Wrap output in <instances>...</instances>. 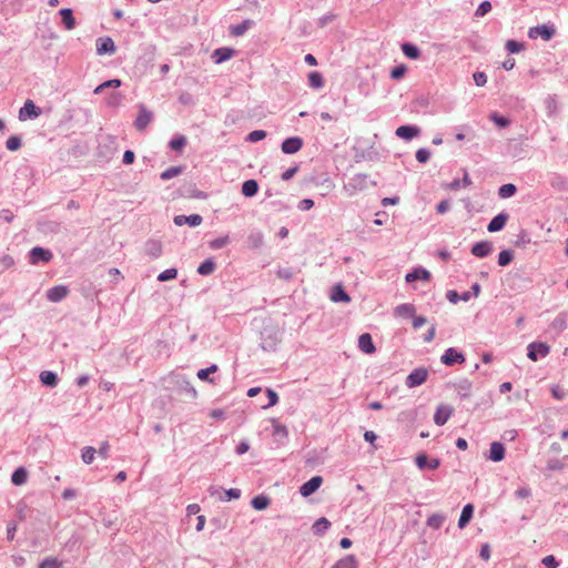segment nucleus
<instances>
[{
  "label": "nucleus",
  "mask_w": 568,
  "mask_h": 568,
  "mask_svg": "<svg viewBox=\"0 0 568 568\" xmlns=\"http://www.w3.org/2000/svg\"><path fill=\"white\" fill-rule=\"evenodd\" d=\"M473 514H474V506L471 504L465 505L463 510H462L459 520H458V527L460 529H463V528H465L467 526V524L473 518Z\"/></svg>",
  "instance_id": "19"
},
{
  "label": "nucleus",
  "mask_w": 568,
  "mask_h": 568,
  "mask_svg": "<svg viewBox=\"0 0 568 568\" xmlns=\"http://www.w3.org/2000/svg\"><path fill=\"white\" fill-rule=\"evenodd\" d=\"M53 254L45 248L40 246H36L30 252V263L38 264L39 262L48 263L52 260Z\"/></svg>",
  "instance_id": "5"
},
{
  "label": "nucleus",
  "mask_w": 568,
  "mask_h": 568,
  "mask_svg": "<svg viewBox=\"0 0 568 568\" xmlns=\"http://www.w3.org/2000/svg\"><path fill=\"white\" fill-rule=\"evenodd\" d=\"M358 347L365 354H373L376 351L372 336L368 333H364L358 337Z\"/></svg>",
  "instance_id": "14"
},
{
  "label": "nucleus",
  "mask_w": 568,
  "mask_h": 568,
  "mask_svg": "<svg viewBox=\"0 0 568 568\" xmlns=\"http://www.w3.org/2000/svg\"><path fill=\"white\" fill-rule=\"evenodd\" d=\"M248 27H250V22L248 21H244L241 24L232 27L231 32H232L233 36L239 37V36L244 34L246 32V30L248 29Z\"/></svg>",
  "instance_id": "49"
},
{
  "label": "nucleus",
  "mask_w": 568,
  "mask_h": 568,
  "mask_svg": "<svg viewBox=\"0 0 568 568\" xmlns=\"http://www.w3.org/2000/svg\"><path fill=\"white\" fill-rule=\"evenodd\" d=\"M518 498L525 499L531 496V490L528 487H520L515 491Z\"/></svg>",
  "instance_id": "59"
},
{
  "label": "nucleus",
  "mask_w": 568,
  "mask_h": 568,
  "mask_svg": "<svg viewBox=\"0 0 568 568\" xmlns=\"http://www.w3.org/2000/svg\"><path fill=\"white\" fill-rule=\"evenodd\" d=\"M406 71H407V69L404 64L398 65L390 71V77L394 80H398L405 75Z\"/></svg>",
  "instance_id": "53"
},
{
  "label": "nucleus",
  "mask_w": 568,
  "mask_h": 568,
  "mask_svg": "<svg viewBox=\"0 0 568 568\" xmlns=\"http://www.w3.org/2000/svg\"><path fill=\"white\" fill-rule=\"evenodd\" d=\"M453 414V409L449 406L440 405L437 407L434 415V422L436 425H444Z\"/></svg>",
  "instance_id": "11"
},
{
  "label": "nucleus",
  "mask_w": 568,
  "mask_h": 568,
  "mask_svg": "<svg viewBox=\"0 0 568 568\" xmlns=\"http://www.w3.org/2000/svg\"><path fill=\"white\" fill-rule=\"evenodd\" d=\"M146 252L152 258H156L162 253L161 243L158 241H150L146 244Z\"/></svg>",
  "instance_id": "30"
},
{
  "label": "nucleus",
  "mask_w": 568,
  "mask_h": 568,
  "mask_svg": "<svg viewBox=\"0 0 568 568\" xmlns=\"http://www.w3.org/2000/svg\"><path fill=\"white\" fill-rule=\"evenodd\" d=\"M445 521V517L440 514H433L427 518V526L433 529H438Z\"/></svg>",
  "instance_id": "32"
},
{
  "label": "nucleus",
  "mask_w": 568,
  "mask_h": 568,
  "mask_svg": "<svg viewBox=\"0 0 568 568\" xmlns=\"http://www.w3.org/2000/svg\"><path fill=\"white\" fill-rule=\"evenodd\" d=\"M258 191V184L255 180H247L242 185V193L246 197L254 196Z\"/></svg>",
  "instance_id": "23"
},
{
  "label": "nucleus",
  "mask_w": 568,
  "mask_h": 568,
  "mask_svg": "<svg viewBox=\"0 0 568 568\" xmlns=\"http://www.w3.org/2000/svg\"><path fill=\"white\" fill-rule=\"evenodd\" d=\"M493 251L491 243L478 242L471 247V253L477 257H485Z\"/></svg>",
  "instance_id": "18"
},
{
  "label": "nucleus",
  "mask_w": 568,
  "mask_h": 568,
  "mask_svg": "<svg viewBox=\"0 0 568 568\" xmlns=\"http://www.w3.org/2000/svg\"><path fill=\"white\" fill-rule=\"evenodd\" d=\"M428 371L424 367H419L414 369L405 381V384L408 388H413L424 384L427 381Z\"/></svg>",
  "instance_id": "2"
},
{
  "label": "nucleus",
  "mask_w": 568,
  "mask_h": 568,
  "mask_svg": "<svg viewBox=\"0 0 568 568\" xmlns=\"http://www.w3.org/2000/svg\"><path fill=\"white\" fill-rule=\"evenodd\" d=\"M430 156V152L426 149H419L416 152V160L420 163H426Z\"/></svg>",
  "instance_id": "54"
},
{
  "label": "nucleus",
  "mask_w": 568,
  "mask_h": 568,
  "mask_svg": "<svg viewBox=\"0 0 568 568\" xmlns=\"http://www.w3.org/2000/svg\"><path fill=\"white\" fill-rule=\"evenodd\" d=\"M181 172L182 169L180 166H171L161 173V179L169 180L174 176H178Z\"/></svg>",
  "instance_id": "42"
},
{
  "label": "nucleus",
  "mask_w": 568,
  "mask_h": 568,
  "mask_svg": "<svg viewBox=\"0 0 568 568\" xmlns=\"http://www.w3.org/2000/svg\"><path fill=\"white\" fill-rule=\"evenodd\" d=\"M216 369H217V366H216V365H212V366H210V367H207V368H205V369H200V371L197 372V377H199L201 381H207V379H209V375H210L211 373L216 372Z\"/></svg>",
  "instance_id": "52"
},
{
  "label": "nucleus",
  "mask_w": 568,
  "mask_h": 568,
  "mask_svg": "<svg viewBox=\"0 0 568 568\" xmlns=\"http://www.w3.org/2000/svg\"><path fill=\"white\" fill-rule=\"evenodd\" d=\"M331 298L333 302H344L347 303L351 301L347 293L344 291V288L341 285L334 286L332 291Z\"/></svg>",
  "instance_id": "24"
},
{
  "label": "nucleus",
  "mask_w": 568,
  "mask_h": 568,
  "mask_svg": "<svg viewBox=\"0 0 568 568\" xmlns=\"http://www.w3.org/2000/svg\"><path fill=\"white\" fill-rule=\"evenodd\" d=\"M440 359L445 365L452 366L455 363H464L465 356L457 349L450 347L446 349V352L442 355Z\"/></svg>",
  "instance_id": "7"
},
{
  "label": "nucleus",
  "mask_w": 568,
  "mask_h": 568,
  "mask_svg": "<svg viewBox=\"0 0 568 568\" xmlns=\"http://www.w3.org/2000/svg\"><path fill=\"white\" fill-rule=\"evenodd\" d=\"M153 114L143 104L139 106V115L134 121V126L138 131H143L152 121Z\"/></svg>",
  "instance_id": "4"
},
{
  "label": "nucleus",
  "mask_w": 568,
  "mask_h": 568,
  "mask_svg": "<svg viewBox=\"0 0 568 568\" xmlns=\"http://www.w3.org/2000/svg\"><path fill=\"white\" fill-rule=\"evenodd\" d=\"M554 33L555 30L547 26H538L529 30L530 38L541 37L546 41L550 40Z\"/></svg>",
  "instance_id": "13"
},
{
  "label": "nucleus",
  "mask_w": 568,
  "mask_h": 568,
  "mask_svg": "<svg viewBox=\"0 0 568 568\" xmlns=\"http://www.w3.org/2000/svg\"><path fill=\"white\" fill-rule=\"evenodd\" d=\"M430 273L424 268H416L406 275V282L412 283L416 280L429 281Z\"/></svg>",
  "instance_id": "20"
},
{
  "label": "nucleus",
  "mask_w": 568,
  "mask_h": 568,
  "mask_svg": "<svg viewBox=\"0 0 568 568\" xmlns=\"http://www.w3.org/2000/svg\"><path fill=\"white\" fill-rule=\"evenodd\" d=\"M229 243H230V236L224 235V236H220L217 239L212 240L209 243V245L212 250H219V248L226 246Z\"/></svg>",
  "instance_id": "40"
},
{
  "label": "nucleus",
  "mask_w": 568,
  "mask_h": 568,
  "mask_svg": "<svg viewBox=\"0 0 568 568\" xmlns=\"http://www.w3.org/2000/svg\"><path fill=\"white\" fill-rule=\"evenodd\" d=\"M505 458V447L499 442H494L489 449V459L493 462H500Z\"/></svg>",
  "instance_id": "16"
},
{
  "label": "nucleus",
  "mask_w": 568,
  "mask_h": 568,
  "mask_svg": "<svg viewBox=\"0 0 568 568\" xmlns=\"http://www.w3.org/2000/svg\"><path fill=\"white\" fill-rule=\"evenodd\" d=\"M234 51L230 48H219L213 52L212 58L215 60V63H221L232 58Z\"/></svg>",
  "instance_id": "22"
},
{
  "label": "nucleus",
  "mask_w": 568,
  "mask_h": 568,
  "mask_svg": "<svg viewBox=\"0 0 568 568\" xmlns=\"http://www.w3.org/2000/svg\"><path fill=\"white\" fill-rule=\"evenodd\" d=\"M40 381L42 384L53 387L57 385V375L50 371H43L40 374Z\"/></svg>",
  "instance_id": "33"
},
{
  "label": "nucleus",
  "mask_w": 568,
  "mask_h": 568,
  "mask_svg": "<svg viewBox=\"0 0 568 568\" xmlns=\"http://www.w3.org/2000/svg\"><path fill=\"white\" fill-rule=\"evenodd\" d=\"M416 465L420 469L425 468L426 466L429 467L430 469H436L439 467V459L435 458L428 462L427 456L425 454H419L416 457Z\"/></svg>",
  "instance_id": "21"
},
{
  "label": "nucleus",
  "mask_w": 568,
  "mask_h": 568,
  "mask_svg": "<svg viewBox=\"0 0 568 568\" xmlns=\"http://www.w3.org/2000/svg\"><path fill=\"white\" fill-rule=\"evenodd\" d=\"M252 507L256 510H263L266 509L270 505V498L264 495L255 496L252 501Z\"/></svg>",
  "instance_id": "28"
},
{
  "label": "nucleus",
  "mask_w": 568,
  "mask_h": 568,
  "mask_svg": "<svg viewBox=\"0 0 568 568\" xmlns=\"http://www.w3.org/2000/svg\"><path fill=\"white\" fill-rule=\"evenodd\" d=\"M202 221H203V219L199 214H192L190 216L176 215L174 217V223L178 226H182L184 224H189L190 226H197V225H200L202 223Z\"/></svg>",
  "instance_id": "12"
},
{
  "label": "nucleus",
  "mask_w": 568,
  "mask_h": 568,
  "mask_svg": "<svg viewBox=\"0 0 568 568\" xmlns=\"http://www.w3.org/2000/svg\"><path fill=\"white\" fill-rule=\"evenodd\" d=\"M551 394H552V396H554L556 399H558V400H560V399L565 398V396H566V393H565V392H564V389H562L561 387H559V386H552V387H551Z\"/></svg>",
  "instance_id": "60"
},
{
  "label": "nucleus",
  "mask_w": 568,
  "mask_h": 568,
  "mask_svg": "<svg viewBox=\"0 0 568 568\" xmlns=\"http://www.w3.org/2000/svg\"><path fill=\"white\" fill-rule=\"evenodd\" d=\"M6 146L9 151H17L20 149L21 146V140L19 136H10L7 142H6Z\"/></svg>",
  "instance_id": "46"
},
{
  "label": "nucleus",
  "mask_w": 568,
  "mask_h": 568,
  "mask_svg": "<svg viewBox=\"0 0 568 568\" xmlns=\"http://www.w3.org/2000/svg\"><path fill=\"white\" fill-rule=\"evenodd\" d=\"M322 483H323V478L321 476L312 477L310 480H307L306 483H304L301 486V488H300L301 495L303 497L311 496L313 493H315L321 487Z\"/></svg>",
  "instance_id": "6"
},
{
  "label": "nucleus",
  "mask_w": 568,
  "mask_h": 568,
  "mask_svg": "<svg viewBox=\"0 0 568 568\" xmlns=\"http://www.w3.org/2000/svg\"><path fill=\"white\" fill-rule=\"evenodd\" d=\"M490 10H491V3L489 1H484V2H481L479 4V7L477 8L475 14L477 17H483L486 13H488Z\"/></svg>",
  "instance_id": "51"
},
{
  "label": "nucleus",
  "mask_w": 568,
  "mask_h": 568,
  "mask_svg": "<svg viewBox=\"0 0 568 568\" xmlns=\"http://www.w3.org/2000/svg\"><path fill=\"white\" fill-rule=\"evenodd\" d=\"M551 326L557 331H561V329L566 328V326H567L566 318L562 316L555 318L554 322L551 323Z\"/></svg>",
  "instance_id": "57"
},
{
  "label": "nucleus",
  "mask_w": 568,
  "mask_h": 568,
  "mask_svg": "<svg viewBox=\"0 0 568 568\" xmlns=\"http://www.w3.org/2000/svg\"><path fill=\"white\" fill-rule=\"evenodd\" d=\"M277 275L284 280H291L293 277V271L291 268H281L277 271Z\"/></svg>",
  "instance_id": "62"
},
{
  "label": "nucleus",
  "mask_w": 568,
  "mask_h": 568,
  "mask_svg": "<svg viewBox=\"0 0 568 568\" xmlns=\"http://www.w3.org/2000/svg\"><path fill=\"white\" fill-rule=\"evenodd\" d=\"M491 120H493V121H494L498 126H500V128H505V126H507V125L509 124V120H508V119H506V118H504V116H500V115H498V114H496V113H494V114L491 115Z\"/></svg>",
  "instance_id": "58"
},
{
  "label": "nucleus",
  "mask_w": 568,
  "mask_h": 568,
  "mask_svg": "<svg viewBox=\"0 0 568 568\" xmlns=\"http://www.w3.org/2000/svg\"><path fill=\"white\" fill-rule=\"evenodd\" d=\"M541 562L547 568H557L558 567V561L556 560L555 556H552V555H548V556L544 557Z\"/></svg>",
  "instance_id": "55"
},
{
  "label": "nucleus",
  "mask_w": 568,
  "mask_h": 568,
  "mask_svg": "<svg viewBox=\"0 0 568 568\" xmlns=\"http://www.w3.org/2000/svg\"><path fill=\"white\" fill-rule=\"evenodd\" d=\"M265 136H266V132L265 131H263V130H255V131H252L247 135V141H250V142H257V141L263 140Z\"/></svg>",
  "instance_id": "50"
},
{
  "label": "nucleus",
  "mask_w": 568,
  "mask_h": 568,
  "mask_svg": "<svg viewBox=\"0 0 568 568\" xmlns=\"http://www.w3.org/2000/svg\"><path fill=\"white\" fill-rule=\"evenodd\" d=\"M303 146V140L298 136L288 138L283 141L281 149L286 154H294Z\"/></svg>",
  "instance_id": "8"
},
{
  "label": "nucleus",
  "mask_w": 568,
  "mask_h": 568,
  "mask_svg": "<svg viewBox=\"0 0 568 568\" xmlns=\"http://www.w3.org/2000/svg\"><path fill=\"white\" fill-rule=\"evenodd\" d=\"M62 564L53 557L45 558L40 565L39 568H61Z\"/></svg>",
  "instance_id": "44"
},
{
  "label": "nucleus",
  "mask_w": 568,
  "mask_h": 568,
  "mask_svg": "<svg viewBox=\"0 0 568 568\" xmlns=\"http://www.w3.org/2000/svg\"><path fill=\"white\" fill-rule=\"evenodd\" d=\"M550 352V347L546 343L532 342L528 345V358L537 362L539 357H546Z\"/></svg>",
  "instance_id": "1"
},
{
  "label": "nucleus",
  "mask_w": 568,
  "mask_h": 568,
  "mask_svg": "<svg viewBox=\"0 0 568 568\" xmlns=\"http://www.w3.org/2000/svg\"><path fill=\"white\" fill-rule=\"evenodd\" d=\"M395 314L400 317H412L415 314V307L412 304H402L395 308Z\"/></svg>",
  "instance_id": "29"
},
{
  "label": "nucleus",
  "mask_w": 568,
  "mask_h": 568,
  "mask_svg": "<svg viewBox=\"0 0 568 568\" xmlns=\"http://www.w3.org/2000/svg\"><path fill=\"white\" fill-rule=\"evenodd\" d=\"M474 81L475 83L478 85V87H483L486 84L487 82V75L485 72H475L474 75Z\"/></svg>",
  "instance_id": "56"
},
{
  "label": "nucleus",
  "mask_w": 568,
  "mask_h": 568,
  "mask_svg": "<svg viewBox=\"0 0 568 568\" xmlns=\"http://www.w3.org/2000/svg\"><path fill=\"white\" fill-rule=\"evenodd\" d=\"M479 556L481 557V559H484L485 561L489 560L490 559V548H489V545L488 544H485L481 546L480 548V552H479Z\"/></svg>",
  "instance_id": "61"
},
{
  "label": "nucleus",
  "mask_w": 568,
  "mask_h": 568,
  "mask_svg": "<svg viewBox=\"0 0 568 568\" xmlns=\"http://www.w3.org/2000/svg\"><path fill=\"white\" fill-rule=\"evenodd\" d=\"M176 275H178L176 268H168L159 274L158 280L160 282H165V281L175 278Z\"/></svg>",
  "instance_id": "43"
},
{
  "label": "nucleus",
  "mask_w": 568,
  "mask_h": 568,
  "mask_svg": "<svg viewBox=\"0 0 568 568\" xmlns=\"http://www.w3.org/2000/svg\"><path fill=\"white\" fill-rule=\"evenodd\" d=\"M114 51H115V44L111 38L104 37V38H99L97 40V52L99 54L114 53Z\"/></svg>",
  "instance_id": "10"
},
{
  "label": "nucleus",
  "mask_w": 568,
  "mask_h": 568,
  "mask_svg": "<svg viewBox=\"0 0 568 568\" xmlns=\"http://www.w3.org/2000/svg\"><path fill=\"white\" fill-rule=\"evenodd\" d=\"M121 85V80L119 79H112V80H108L103 83H101L100 85H98L95 89H94V93L95 94H100L103 92L104 89L106 88H119Z\"/></svg>",
  "instance_id": "38"
},
{
  "label": "nucleus",
  "mask_w": 568,
  "mask_h": 568,
  "mask_svg": "<svg viewBox=\"0 0 568 568\" xmlns=\"http://www.w3.org/2000/svg\"><path fill=\"white\" fill-rule=\"evenodd\" d=\"M69 288L64 285H58L47 291V298L50 302L57 303L67 297Z\"/></svg>",
  "instance_id": "9"
},
{
  "label": "nucleus",
  "mask_w": 568,
  "mask_h": 568,
  "mask_svg": "<svg viewBox=\"0 0 568 568\" xmlns=\"http://www.w3.org/2000/svg\"><path fill=\"white\" fill-rule=\"evenodd\" d=\"M545 105H546V109H547V112H548L549 115H552V114L557 113V111H558V101H557V98L555 95H548L545 99Z\"/></svg>",
  "instance_id": "36"
},
{
  "label": "nucleus",
  "mask_w": 568,
  "mask_h": 568,
  "mask_svg": "<svg viewBox=\"0 0 568 568\" xmlns=\"http://www.w3.org/2000/svg\"><path fill=\"white\" fill-rule=\"evenodd\" d=\"M95 453H97V450L93 447H90V446L85 447L82 450V460L85 464H91L94 460Z\"/></svg>",
  "instance_id": "45"
},
{
  "label": "nucleus",
  "mask_w": 568,
  "mask_h": 568,
  "mask_svg": "<svg viewBox=\"0 0 568 568\" xmlns=\"http://www.w3.org/2000/svg\"><path fill=\"white\" fill-rule=\"evenodd\" d=\"M60 14L62 17V22L65 24V28L68 30H72L75 27V21H74L73 14H72V10L68 9V8L61 9Z\"/></svg>",
  "instance_id": "27"
},
{
  "label": "nucleus",
  "mask_w": 568,
  "mask_h": 568,
  "mask_svg": "<svg viewBox=\"0 0 568 568\" xmlns=\"http://www.w3.org/2000/svg\"><path fill=\"white\" fill-rule=\"evenodd\" d=\"M508 220V214L500 213L496 215L488 224L487 230L489 232H497L505 227Z\"/></svg>",
  "instance_id": "15"
},
{
  "label": "nucleus",
  "mask_w": 568,
  "mask_h": 568,
  "mask_svg": "<svg viewBox=\"0 0 568 568\" xmlns=\"http://www.w3.org/2000/svg\"><path fill=\"white\" fill-rule=\"evenodd\" d=\"M506 49L510 52V53H518L520 51L524 50V44L523 43H519L518 41L516 40H508L506 42Z\"/></svg>",
  "instance_id": "47"
},
{
  "label": "nucleus",
  "mask_w": 568,
  "mask_h": 568,
  "mask_svg": "<svg viewBox=\"0 0 568 568\" xmlns=\"http://www.w3.org/2000/svg\"><path fill=\"white\" fill-rule=\"evenodd\" d=\"M308 83L312 88H315V89H320L323 87L324 84V81H323V77L320 72H311L308 74Z\"/></svg>",
  "instance_id": "35"
},
{
  "label": "nucleus",
  "mask_w": 568,
  "mask_h": 568,
  "mask_svg": "<svg viewBox=\"0 0 568 568\" xmlns=\"http://www.w3.org/2000/svg\"><path fill=\"white\" fill-rule=\"evenodd\" d=\"M403 53L409 58V59H418L420 53L417 47L410 44V43H404L402 45Z\"/></svg>",
  "instance_id": "34"
},
{
  "label": "nucleus",
  "mask_w": 568,
  "mask_h": 568,
  "mask_svg": "<svg viewBox=\"0 0 568 568\" xmlns=\"http://www.w3.org/2000/svg\"><path fill=\"white\" fill-rule=\"evenodd\" d=\"M331 526V523L325 517H322L315 521L313 525V530L315 534H323L325 530H327Z\"/></svg>",
  "instance_id": "37"
},
{
  "label": "nucleus",
  "mask_w": 568,
  "mask_h": 568,
  "mask_svg": "<svg viewBox=\"0 0 568 568\" xmlns=\"http://www.w3.org/2000/svg\"><path fill=\"white\" fill-rule=\"evenodd\" d=\"M419 134V129L416 126L402 125L397 128L396 135L398 138L410 140Z\"/></svg>",
  "instance_id": "17"
},
{
  "label": "nucleus",
  "mask_w": 568,
  "mask_h": 568,
  "mask_svg": "<svg viewBox=\"0 0 568 568\" xmlns=\"http://www.w3.org/2000/svg\"><path fill=\"white\" fill-rule=\"evenodd\" d=\"M332 568H358V564L353 555H348L339 559Z\"/></svg>",
  "instance_id": "25"
},
{
  "label": "nucleus",
  "mask_w": 568,
  "mask_h": 568,
  "mask_svg": "<svg viewBox=\"0 0 568 568\" xmlns=\"http://www.w3.org/2000/svg\"><path fill=\"white\" fill-rule=\"evenodd\" d=\"M297 170H298L297 166L286 170L285 172L282 173V176H281L282 180H284V181L291 180L294 176V174L297 172Z\"/></svg>",
  "instance_id": "64"
},
{
  "label": "nucleus",
  "mask_w": 568,
  "mask_h": 568,
  "mask_svg": "<svg viewBox=\"0 0 568 568\" xmlns=\"http://www.w3.org/2000/svg\"><path fill=\"white\" fill-rule=\"evenodd\" d=\"M41 114V110L33 103L32 100H27L19 111V120L26 121L28 119H36Z\"/></svg>",
  "instance_id": "3"
},
{
  "label": "nucleus",
  "mask_w": 568,
  "mask_h": 568,
  "mask_svg": "<svg viewBox=\"0 0 568 568\" xmlns=\"http://www.w3.org/2000/svg\"><path fill=\"white\" fill-rule=\"evenodd\" d=\"M214 271H215V263L211 258L205 260L197 267V272L201 275H210Z\"/></svg>",
  "instance_id": "31"
},
{
  "label": "nucleus",
  "mask_w": 568,
  "mask_h": 568,
  "mask_svg": "<svg viewBox=\"0 0 568 568\" xmlns=\"http://www.w3.org/2000/svg\"><path fill=\"white\" fill-rule=\"evenodd\" d=\"M27 479H28V473L23 467L17 468L11 476V480L16 486H21V485L26 484Z\"/></svg>",
  "instance_id": "26"
},
{
  "label": "nucleus",
  "mask_w": 568,
  "mask_h": 568,
  "mask_svg": "<svg viewBox=\"0 0 568 568\" xmlns=\"http://www.w3.org/2000/svg\"><path fill=\"white\" fill-rule=\"evenodd\" d=\"M135 155L134 152L131 150H126L123 154V163L124 164H132L134 162Z\"/></svg>",
  "instance_id": "63"
},
{
  "label": "nucleus",
  "mask_w": 568,
  "mask_h": 568,
  "mask_svg": "<svg viewBox=\"0 0 568 568\" xmlns=\"http://www.w3.org/2000/svg\"><path fill=\"white\" fill-rule=\"evenodd\" d=\"M186 144L185 136H179L176 139L171 140L170 146L175 151H181Z\"/></svg>",
  "instance_id": "48"
},
{
  "label": "nucleus",
  "mask_w": 568,
  "mask_h": 568,
  "mask_svg": "<svg viewBox=\"0 0 568 568\" xmlns=\"http://www.w3.org/2000/svg\"><path fill=\"white\" fill-rule=\"evenodd\" d=\"M513 252L508 250H504L498 255V264L500 266H506L513 261Z\"/></svg>",
  "instance_id": "41"
},
{
  "label": "nucleus",
  "mask_w": 568,
  "mask_h": 568,
  "mask_svg": "<svg viewBox=\"0 0 568 568\" xmlns=\"http://www.w3.org/2000/svg\"><path fill=\"white\" fill-rule=\"evenodd\" d=\"M516 193V186L511 183L504 184L499 187L498 194L503 199L513 196Z\"/></svg>",
  "instance_id": "39"
}]
</instances>
